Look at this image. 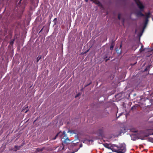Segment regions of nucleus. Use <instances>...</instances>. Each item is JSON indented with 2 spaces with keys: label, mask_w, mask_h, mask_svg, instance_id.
<instances>
[{
  "label": "nucleus",
  "mask_w": 153,
  "mask_h": 153,
  "mask_svg": "<svg viewBox=\"0 0 153 153\" xmlns=\"http://www.w3.org/2000/svg\"><path fill=\"white\" fill-rule=\"evenodd\" d=\"M136 3L138 7L140 9V11H137L135 13L136 16L138 17L139 16H144L145 15L142 13L141 11L143 10L144 6L142 3L139 0H134Z\"/></svg>",
  "instance_id": "nucleus-1"
},
{
  "label": "nucleus",
  "mask_w": 153,
  "mask_h": 153,
  "mask_svg": "<svg viewBox=\"0 0 153 153\" xmlns=\"http://www.w3.org/2000/svg\"><path fill=\"white\" fill-rule=\"evenodd\" d=\"M118 148V153H125L126 151V145L124 143L120 144Z\"/></svg>",
  "instance_id": "nucleus-2"
},
{
  "label": "nucleus",
  "mask_w": 153,
  "mask_h": 153,
  "mask_svg": "<svg viewBox=\"0 0 153 153\" xmlns=\"http://www.w3.org/2000/svg\"><path fill=\"white\" fill-rule=\"evenodd\" d=\"M62 134V136H64L62 138V141L64 143H69V142L70 141V140L67 136L65 132V131H63Z\"/></svg>",
  "instance_id": "nucleus-3"
},
{
  "label": "nucleus",
  "mask_w": 153,
  "mask_h": 153,
  "mask_svg": "<svg viewBox=\"0 0 153 153\" xmlns=\"http://www.w3.org/2000/svg\"><path fill=\"white\" fill-rule=\"evenodd\" d=\"M118 146H117L114 144H112L111 150L113 152H115L118 153Z\"/></svg>",
  "instance_id": "nucleus-4"
},
{
  "label": "nucleus",
  "mask_w": 153,
  "mask_h": 153,
  "mask_svg": "<svg viewBox=\"0 0 153 153\" xmlns=\"http://www.w3.org/2000/svg\"><path fill=\"white\" fill-rule=\"evenodd\" d=\"M150 12H148L147 13H146L145 14V16L146 17V22H145V23H147L148 21V18H149L150 17Z\"/></svg>",
  "instance_id": "nucleus-5"
},
{
  "label": "nucleus",
  "mask_w": 153,
  "mask_h": 153,
  "mask_svg": "<svg viewBox=\"0 0 153 153\" xmlns=\"http://www.w3.org/2000/svg\"><path fill=\"white\" fill-rule=\"evenodd\" d=\"M112 144H108L107 143H105L104 144V146L106 147V148H107L108 149H111V146Z\"/></svg>",
  "instance_id": "nucleus-6"
},
{
  "label": "nucleus",
  "mask_w": 153,
  "mask_h": 153,
  "mask_svg": "<svg viewBox=\"0 0 153 153\" xmlns=\"http://www.w3.org/2000/svg\"><path fill=\"white\" fill-rule=\"evenodd\" d=\"M122 47V45L121 44L120 45V48H119V49H118L117 48H116V51L117 53L118 54H120L121 53V48Z\"/></svg>",
  "instance_id": "nucleus-7"
},
{
  "label": "nucleus",
  "mask_w": 153,
  "mask_h": 153,
  "mask_svg": "<svg viewBox=\"0 0 153 153\" xmlns=\"http://www.w3.org/2000/svg\"><path fill=\"white\" fill-rule=\"evenodd\" d=\"M42 56H39L36 59V62H38L39 60L41 58Z\"/></svg>",
  "instance_id": "nucleus-8"
},
{
  "label": "nucleus",
  "mask_w": 153,
  "mask_h": 153,
  "mask_svg": "<svg viewBox=\"0 0 153 153\" xmlns=\"http://www.w3.org/2000/svg\"><path fill=\"white\" fill-rule=\"evenodd\" d=\"M143 46L142 45L141 46V48L140 49L139 51L140 52H141L142 51H144V49H143Z\"/></svg>",
  "instance_id": "nucleus-9"
},
{
  "label": "nucleus",
  "mask_w": 153,
  "mask_h": 153,
  "mask_svg": "<svg viewBox=\"0 0 153 153\" xmlns=\"http://www.w3.org/2000/svg\"><path fill=\"white\" fill-rule=\"evenodd\" d=\"M61 132H59L55 136V137L53 139V140H55L56 138L58 136H59V135H60V134H61Z\"/></svg>",
  "instance_id": "nucleus-10"
},
{
  "label": "nucleus",
  "mask_w": 153,
  "mask_h": 153,
  "mask_svg": "<svg viewBox=\"0 0 153 153\" xmlns=\"http://www.w3.org/2000/svg\"><path fill=\"white\" fill-rule=\"evenodd\" d=\"M114 47V44L113 43H112L111 45V46L110 47V49L111 50H112L113 49Z\"/></svg>",
  "instance_id": "nucleus-11"
},
{
  "label": "nucleus",
  "mask_w": 153,
  "mask_h": 153,
  "mask_svg": "<svg viewBox=\"0 0 153 153\" xmlns=\"http://www.w3.org/2000/svg\"><path fill=\"white\" fill-rule=\"evenodd\" d=\"M95 2L97 4H99V5H100V2L97 1V0H95Z\"/></svg>",
  "instance_id": "nucleus-12"
},
{
  "label": "nucleus",
  "mask_w": 153,
  "mask_h": 153,
  "mask_svg": "<svg viewBox=\"0 0 153 153\" xmlns=\"http://www.w3.org/2000/svg\"><path fill=\"white\" fill-rule=\"evenodd\" d=\"M20 147H18L17 146H15V149H16V150H15V151H16L17 150H19V148Z\"/></svg>",
  "instance_id": "nucleus-13"
},
{
  "label": "nucleus",
  "mask_w": 153,
  "mask_h": 153,
  "mask_svg": "<svg viewBox=\"0 0 153 153\" xmlns=\"http://www.w3.org/2000/svg\"><path fill=\"white\" fill-rule=\"evenodd\" d=\"M149 67H150V66H148L147 68H146L145 69V71H147V70H148L149 69Z\"/></svg>",
  "instance_id": "nucleus-14"
},
{
  "label": "nucleus",
  "mask_w": 153,
  "mask_h": 153,
  "mask_svg": "<svg viewBox=\"0 0 153 153\" xmlns=\"http://www.w3.org/2000/svg\"><path fill=\"white\" fill-rule=\"evenodd\" d=\"M14 41V40H13V41H12L11 42H10V44H11V45L13 44V43Z\"/></svg>",
  "instance_id": "nucleus-15"
},
{
  "label": "nucleus",
  "mask_w": 153,
  "mask_h": 153,
  "mask_svg": "<svg viewBox=\"0 0 153 153\" xmlns=\"http://www.w3.org/2000/svg\"><path fill=\"white\" fill-rule=\"evenodd\" d=\"M118 18L119 19H120V14H119L118 16Z\"/></svg>",
  "instance_id": "nucleus-16"
},
{
  "label": "nucleus",
  "mask_w": 153,
  "mask_h": 153,
  "mask_svg": "<svg viewBox=\"0 0 153 153\" xmlns=\"http://www.w3.org/2000/svg\"><path fill=\"white\" fill-rule=\"evenodd\" d=\"M79 94H77L76 96H75V97H78V96H79Z\"/></svg>",
  "instance_id": "nucleus-17"
},
{
  "label": "nucleus",
  "mask_w": 153,
  "mask_h": 153,
  "mask_svg": "<svg viewBox=\"0 0 153 153\" xmlns=\"http://www.w3.org/2000/svg\"><path fill=\"white\" fill-rule=\"evenodd\" d=\"M140 139H141V140H144V137H143V138H140Z\"/></svg>",
  "instance_id": "nucleus-18"
},
{
  "label": "nucleus",
  "mask_w": 153,
  "mask_h": 153,
  "mask_svg": "<svg viewBox=\"0 0 153 153\" xmlns=\"http://www.w3.org/2000/svg\"><path fill=\"white\" fill-rule=\"evenodd\" d=\"M43 29V28H42V29H41V30H40V31L39 32H41L42 31V30Z\"/></svg>",
  "instance_id": "nucleus-19"
},
{
  "label": "nucleus",
  "mask_w": 153,
  "mask_h": 153,
  "mask_svg": "<svg viewBox=\"0 0 153 153\" xmlns=\"http://www.w3.org/2000/svg\"><path fill=\"white\" fill-rule=\"evenodd\" d=\"M88 0H85V1L87 2L88 1Z\"/></svg>",
  "instance_id": "nucleus-20"
},
{
  "label": "nucleus",
  "mask_w": 153,
  "mask_h": 153,
  "mask_svg": "<svg viewBox=\"0 0 153 153\" xmlns=\"http://www.w3.org/2000/svg\"><path fill=\"white\" fill-rule=\"evenodd\" d=\"M152 131H153V129H152ZM150 135H153V132L151 134H150Z\"/></svg>",
  "instance_id": "nucleus-21"
},
{
  "label": "nucleus",
  "mask_w": 153,
  "mask_h": 153,
  "mask_svg": "<svg viewBox=\"0 0 153 153\" xmlns=\"http://www.w3.org/2000/svg\"><path fill=\"white\" fill-rule=\"evenodd\" d=\"M82 144H81V145H80V147H82Z\"/></svg>",
  "instance_id": "nucleus-22"
},
{
  "label": "nucleus",
  "mask_w": 153,
  "mask_h": 153,
  "mask_svg": "<svg viewBox=\"0 0 153 153\" xmlns=\"http://www.w3.org/2000/svg\"><path fill=\"white\" fill-rule=\"evenodd\" d=\"M132 140H135V139H131Z\"/></svg>",
  "instance_id": "nucleus-23"
},
{
  "label": "nucleus",
  "mask_w": 153,
  "mask_h": 153,
  "mask_svg": "<svg viewBox=\"0 0 153 153\" xmlns=\"http://www.w3.org/2000/svg\"><path fill=\"white\" fill-rule=\"evenodd\" d=\"M133 136V135H131V137H132V136Z\"/></svg>",
  "instance_id": "nucleus-24"
},
{
  "label": "nucleus",
  "mask_w": 153,
  "mask_h": 153,
  "mask_svg": "<svg viewBox=\"0 0 153 153\" xmlns=\"http://www.w3.org/2000/svg\"><path fill=\"white\" fill-rule=\"evenodd\" d=\"M61 134H62V133H61V134H60V137H61Z\"/></svg>",
  "instance_id": "nucleus-25"
},
{
  "label": "nucleus",
  "mask_w": 153,
  "mask_h": 153,
  "mask_svg": "<svg viewBox=\"0 0 153 153\" xmlns=\"http://www.w3.org/2000/svg\"><path fill=\"white\" fill-rule=\"evenodd\" d=\"M27 111H25V113H26V112H27Z\"/></svg>",
  "instance_id": "nucleus-26"
},
{
  "label": "nucleus",
  "mask_w": 153,
  "mask_h": 153,
  "mask_svg": "<svg viewBox=\"0 0 153 153\" xmlns=\"http://www.w3.org/2000/svg\"><path fill=\"white\" fill-rule=\"evenodd\" d=\"M78 149H77V150L76 151H76H78Z\"/></svg>",
  "instance_id": "nucleus-27"
},
{
  "label": "nucleus",
  "mask_w": 153,
  "mask_h": 153,
  "mask_svg": "<svg viewBox=\"0 0 153 153\" xmlns=\"http://www.w3.org/2000/svg\"><path fill=\"white\" fill-rule=\"evenodd\" d=\"M152 20H153V18H152Z\"/></svg>",
  "instance_id": "nucleus-28"
}]
</instances>
